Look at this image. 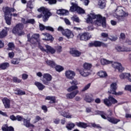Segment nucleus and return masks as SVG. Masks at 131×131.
Returning <instances> with one entry per match:
<instances>
[{
    "label": "nucleus",
    "mask_w": 131,
    "mask_h": 131,
    "mask_svg": "<svg viewBox=\"0 0 131 131\" xmlns=\"http://www.w3.org/2000/svg\"><path fill=\"white\" fill-rule=\"evenodd\" d=\"M92 37V35L89 33H83L80 36V40H89Z\"/></svg>",
    "instance_id": "nucleus-15"
},
{
    "label": "nucleus",
    "mask_w": 131,
    "mask_h": 131,
    "mask_svg": "<svg viewBox=\"0 0 131 131\" xmlns=\"http://www.w3.org/2000/svg\"><path fill=\"white\" fill-rule=\"evenodd\" d=\"M120 38H121L122 39H124V38H125V34H124V33H121L120 35Z\"/></svg>",
    "instance_id": "nucleus-61"
},
{
    "label": "nucleus",
    "mask_w": 131,
    "mask_h": 131,
    "mask_svg": "<svg viewBox=\"0 0 131 131\" xmlns=\"http://www.w3.org/2000/svg\"><path fill=\"white\" fill-rule=\"evenodd\" d=\"M42 35L45 36V38H43V40H52L53 39V36L48 33H42Z\"/></svg>",
    "instance_id": "nucleus-27"
},
{
    "label": "nucleus",
    "mask_w": 131,
    "mask_h": 131,
    "mask_svg": "<svg viewBox=\"0 0 131 131\" xmlns=\"http://www.w3.org/2000/svg\"><path fill=\"white\" fill-rule=\"evenodd\" d=\"M41 120V118L40 117H39V116H36L35 117V122H37L38 121H39V120Z\"/></svg>",
    "instance_id": "nucleus-62"
},
{
    "label": "nucleus",
    "mask_w": 131,
    "mask_h": 131,
    "mask_svg": "<svg viewBox=\"0 0 131 131\" xmlns=\"http://www.w3.org/2000/svg\"><path fill=\"white\" fill-rule=\"evenodd\" d=\"M43 79L42 80L43 83L44 84H49V81H51L52 80V76L48 73H46L43 75Z\"/></svg>",
    "instance_id": "nucleus-14"
},
{
    "label": "nucleus",
    "mask_w": 131,
    "mask_h": 131,
    "mask_svg": "<svg viewBox=\"0 0 131 131\" xmlns=\"http://www.w3.org/2000/svg\"><path fill=\"white\" fill-rule=\"evenodd\" d=\"M91 86V83H88L87 85H86L81 90V92H85V91H88L90 89V87Z\"/></svg>",
    "instance_id": "nucleus-47"
},
{
    "label": "nucleus",
    "mask_w": 131,
    "mask_h": 131,
    "mask_svg": "<svg viewBox=\"0 0 131 131\" xmlns=\"http://www.w3.org/2000/svg\"><path fill=\"white\" fill-rule=\"evenodd\" d=\"M104 103L106 106H111L112 104H116L117 103V101L113 97L110 95L108 99H104Z\"/></svg>",
    "instance_id": "nucleus-12"
},
{
    "label": "nucleus",
    "mask_w": 131,
    "mask_h": 131,
    "mask_svg": "<svg viewBox=\"0 0 131 131\" xmlns=\"http://www.w3.org/2000/svg\"><path fill=\"white\" fill-rule=\"evenodd\" d=\"M92 64L86 63V62L84 63L83 64V69H85V70H87L88 71H90V70L92 68Z\"/></svg>",
    "instance_id": "nucleus-31"
},
{
    "label": "nucleus",
    "mask_w": 131,
    "mask_h": 131,
    "mask_svg": "<svg viewBox=\"0 0 131 131\" xmlns=\"http://www.w3.org/2000/svg\"><path fill=\"white\" fill-rule=\"evenodd\" d=\"M70 54L73 56V57H79L81 55V52L78 51V50L72 48L70 50Z\"/></svg>",
    "instance_id": "nucleus-17"
},
{
    "label": "nucleus",
    "mask_w": 131,
    "mask_h": 131,
    "mask_svg": "<svg viewBox=\"0 0 131 131\" xmlns=\"http://www.w3.org/2000/svg\"><path fill=\"white\" fill-rule=\"evenodd\" d=\"M46 2H48L49 5H55L57 4V0H45Z\"/></svg>",
    "instance_id": "nucleus-48"
},
{
    "label": "nucleus",
    "mask_w": 131,
    "mask_h": 131,
    "mask_svg": "<svg viewBox=\"0 0 131 131\" xmlns=\"http://www.w3.org/2000/svg\"><path fill=\"white\" fill-rule=\"evenodd\" d=\"M10 29L9 28L5 27L0 32V38H4L6 35H8V31Z\"/></svg>",
    "instance_id": "nucleus-22"
},
{
    "label": "nucleus",
    "mask_w": 131,
    "mask_h": 131,
    "mask_svg": "<svg viewBox=\"0 0 131 131\" xmlns=\"http://www.w3.org/2000/svg\"><path fill=\"white\" fill-rule=\"evenodd\" d=\"M28 41H30L32 45L34 46H36V42L38 45V48L40 49L42 52H46V53H51V54H55L56 53V50L54 48L51 47L49 45H46V48L47 50L45 49L41 45H40V42L38 40L39 38V34H34L31 35V34H28L27 35Z\"/></svg>",
    "instance_id": "nucleus-1"
},
{
    "label": "nucleus",
    "mask_w": 131,
    "mask_h": 131,
    "mask_svg": "<svg viewBox=\"0 0 131 131\" xmlns=\"http://www.w3.org/2000/svg\"><path fill=\"white\" fill-rule=\"evenodd\" d=\"M8 50L9 51H13L15 49V45H14V43L13 42H10L8 45Z\"/></svg>",
    "instance_id": "nucleus-39"
},
{
    "label": "nucleus",
    "mask_w": 131,
    "mask_h": 131,
    "mask_svg": "<svg viewBox=\"0 0 131 131\" xmlns=\"http://www.w3.org/2000/svg\"><path fill=\"white\" fill-rule=\"evenodd\" d=\"M75 126V124L73 123H70L67 124L66 127L68 128V129H70V130H71L73 127Z\"/></svg>",
    "instance_id": "nucleus-41"
},
{
    "label": "nucleus",
    "mask_w": 131,
    "mask_h": 131,
    "mask_svg": "<svg viewBox=\"0 0 131 131\" xmlns=\"http://www.w3.org/2000/svg\"><path fill=\"white\" fill-rule=\"evenodd\" d=\"M46 63L48 66H50V67H52V68H54L56 67V63L55 62L52 60H48L46 61Z\"/></svg>",
    "instance_id": "nucleus-36"
},
{
    "label": "nucleus",
    "mask_w": 131,
    "mask_h": 131,
    "mask_svg": "<svg viewBox=\"0 0 131 131\" xmlns=\"http://www.w3.org/2000/svg\"><path fill=\"white\" fill-rule=\"evenodd\" d=\"M89 46L90 47H101V46H104V43L100 41H95L93 42L90 43Z\"/></svg>",
    "instance_id": "nucleus-24"
},
{
    "label": "nucleus",
    "mask_w": 131,
    "mask_h": 131,
    "mask_svg": "<svg viewBox=\"0 0 131 131\" xmlns=\"http://www.w3.org/2000/svg\"><path fill=\"white\" fill-rule=\"evenodd\" d=\"M94 28L93 26H89L87 28V30H88V31H93V30H94Z\"/></svg>",
    "instance_id": "nucleus-56"
},
{
    "label": "nucleus",
    "mask_w": 131,
    "mask_h": 131,
    "mask_svg": "<svg viewBox=\"0 0 131 131\" xmlns=\"http://www.w3.org/2000/svg\"><path fill=\"white\" fill-rule=\"evenodd\" d=\"M22 78L24 80H25V79H27V78H28V75H27L26 74H23L22 75Z\"/></svg>",
    "instance_id": "nucleus-57"
},
{
    "label": "nucleus",
    "mask_w": 131,
    "mask_h": 131,
    "mask_svg": "<svg viewBox=\"0 0 131 131\" xmlns=\"http://www.w3.org/2000/svg\"><path fill=\"white\" fill-rule=\"evenodd\" d=\"M2 101L5 108L6 109H9V108H10L11 103L10 99H9L8 98H4L3 99Z\"/></svg>",
    "instance_id": "nucleus-20"
},
{
    "label": "nucleus",
    "mask_w": 131,
    "mask_h": 131,
    "mask_svg": "<svg viewBox=\"0 0 131 131\" xmlns=\"http://www.w3.org/2000/svg\"><path fill=\"white\" fill-rule=\"evenodd\" d=\"M5 15V19L7 25H11L12 21V12H15L16 10L14 8H10L8 7L3 8Z\"/></svg>",
    "instance_id": "nucleus-5"
},
{
    "label": "nucleus",
    "mask_w": 131,
    "mask_h": 131,
    "mask_svg": "<svg viewBox=\"0 0 131 131\" xmlns=\"http://www.w3.org/2000/svg\"><path fill=\"white\" fill-rule=\"evenodd\" d=\"M79 93V91L78 90H76L75 91H73L71 92V93H69L66 94V97L67 99H73V98L75 97V96L77 95Z\"/></svg>",
    "instance_id": "nucleus-21"
},
{
    "label": "nucleus",
    "mask_w": 131,
    "mask_h": 131,
    "mask_svg": "<svg viewBox=\"0 0 131 131\" xmlns=\"http://www.w3.org/2000/svg\"><path fill=\"white\" fill-rule=\"evenodd\" d=\"M24 26L22 24H17L12 30V33L15 34V35H22L24 34L23 29Z\"/></svg>",
    "instance_id": "nucleus-8"
},
{
    "label": "nucleus",
    "mask_w": 131,
    "mask_h": 131,
    "mask_svg": "<svg viewBox=\"0 0 131 131\" xmlns=\"http://www.w3.org/2000/svg\"><path fill=\"white\" fill-rule=\"evenodd\" d=\"M86 23H91L96 26H102L103 28H106V18L102 17L100 14L90 13L86 19Z\"/></svg>",
    "instance_id": "nucleus-2"
},
{
    "label": "nucleus",
    "mask_w": 131,
    "mask_h": 131,
    "mask_svg": "<svg viewBox=\"0 0 131 131\" xmlns=\"http://www.w3.org/2000/svg\"><path fill=\"white\" fill-rule=\"evenodd\" d=\"M79 72L80 75L83 77H86L87 76H89V75H91V72L84 69H81L79 70Z\"/></svg>",
    "instance_id": "nucleus-18"
},
{
    "label": "nucleus",
    "mask_w": 131,
    "mask_h": 131,
    "mask_svg": "<svg viewBox=\"0 0 131 131\" xmlns=\"http://www.w3.org/2000/svg\"><path fill=\"white\" fill-rule=\"evenodd\" d=\"M76 124L79 127H82V128H85V127H86L88 126V125L86 124V123H83V122H77L76 123Z\"/></svg>",
    "instance_id": "nucleus-37"
},
{
    "label": "nucleus",
    "mask_w": 131,
    "mask_h": 131,
    "mask_svg": "<svg viewBox=\"0 0 131 131\" xmlns=\"http://www.w3.org/2000/svg\"><path fill=\"white\" fill-rule=\"evenodd\" d=\"M84 100L88 103H92L94 101V99H93V95L92 94H86L85 95Z\"/></svg>",
    "instance_id": "nucleus-23"
},
{
    "label": "nucleus",
    "mask_w": 131,
    "mask_h": 131,
    "mask_svg": "<svg viewBox=\"0 0 131 131\" xmlns=\"http://www.w3.org/2000/svg\"><path fill=\"white\" fill-rule=\"evenodd\" d=\"M106 0H99L98 5L100 9H104L106 7Z\"/></svg>",
    "instance_id": "nucleus-25"
},
{
    "label": "nucleus",
    "mask_w": 131,
    "mask_h": 131,
    "mask_svg": "<svg viewBox=\"0 0 131 131\" xmlns=\"http://www.w3.org/2000/svg\"><path fill=\"white\" fill-rule=\"evenodd\" d=\"M62 34L66 36L67 38H73V36H74L73 33L69 29L66 30L64 32H62Z\"/></svg>",
    "instance_id": "nucleus-19"
},
{
    "label": "nucleus",
    "mask_w": 131,
    "mask_h": 131,
    "mask_svg": "<svg viewBox=\"0 0 131 131\" xmlns=\"http://www.w3.org/2000/svg\"><path fill=\"white\" fill-rule=\"evenodd\" d=\"M64 75L68 79H73L75 76V72L73 71L68 70L66 71Z\"/></svg>",
    "instance_id": "nucleus-13"
},
{
    "label": "nucleus",
    "mask_w": 131,
    "mask_h": 131,
    "mask_svg": "<svg viewBox=\"0 0 131 131\" xmlns=\"http://www.w3.org/2000/svg\"><path fill=\"white\" fill-rule=\"evenodd\" d=\"M108 36H109V35L108 34V33H102L101 34V37L102 38H105L104 40V41H106L107 40V38L108 37Z\"/></svg>",
    "instance_id": "nucleus-45"
},
{
    "label": "nucleus",
    "mask_w": 131,
    "mask_h": 131,
    "mask_svg": "<svg viewBox=\"0 0 131 131\" xmlns=\"http://www.w3.org/2000/svg\"><path fill=\"white\" fill-rule=\"evenodd\" d=\"M111 23L112 24V25H113V26L116 25V24H117V23L115 21V20H111Z\"/></svg>",
    "instance_id": "nucleus-64"
},
{
    "label": "nucleus",
    "mask_w": 131,
    "mask_h": 131,
    "mask_svg": "<svg viewBox=\"0 0 131 131\" xmlns=\"http://www.w3.org/2000/svg\"><path fill=\"white\" fill-rule=\"evenodd\" d=\"M39 28L40 30H43L44 29H46V30H49V31H54V28L50 26H47V27H45L42 24H40L39 25Z\"/></svg>",
    "instance_id": "nucleus-26"
},
{
    "label": "nucleus",
    "mask_w": 131,
    "mask_h": 131,
    "mask_svg": "<svg viewBox=\"0 0 131 131\" xmlns=\"http://www.w3.org/2000/svg\"><path fill=\"white\" fill-rule=\"evenodd\" d=\"M116 90H117V84L115 82L112 83L110 85V89L108 91L109 94H112V95H121V92L118 93H116Z\"/></svg>",
    "instance_id": "nucleus-11"
},
{
    "label": "nucleus",
    "mask_w": 131,
    "mask_h": 131,
    "mask_svg": "<svg viewBox=\"0 0 131 131\" xmlns=\"http://www.w3.org/2000/svg\"><path fill=\"white\" fill-rule=\"evenodd\" d=\"M16 120H17V121H23L24 125L26 127H30V126H32V127H34V125L30 123V121L25 119L23 117L20 115L16 116Z\"/></svg>",
    "instance_id": "nucleus-10"
},
{
    "label": "nucleus",
    "mask_w": 131,
    "mask_h": 131,
    "mask_svg": "<svg viewBox=\"0 0 131 131\" xmlns=\"http://www.w3.org/2000/svg\"><path fill=\"white\" fill-rule=\"evenodd\" d=\"M71 19L73 21H75V22H77V23H79L80 22V20L79 19V18L76 15H74L72 17Z\"/></svg>",
    "instance_id": "nucleus-40"
},
{
    "label": "nucleus",
    "mask_w": 131,
    "mask_h": 131,
    "mask_svg": "<svg viewBox=\"0 0 131 131\" xmlns=\"http://www.w3.org/2000/svg\"><path fill=\"white\" fill-rule=\"evenodd\" d=\"M114 16L118 21H124V17L128 16V13L124 11V8L118 7L114 13Z\"/></svg>",
    "instance_id": "nucleus-3"
},
{
    "label": "nucleus",
    "mask_w": 131,
    "mask_h": 131,
    "mask_svg": "<svg viewBox=\"0 0 131 131\" xmlns=\"http://www.w3.org/2000/svg\"><path fill=\"white\" fill-rule=\"evenodd\" d=\"M97 75L101 78L106 77H107V73L103 71H100L97 73Z\"/></svg>",
    "instance_id": "nucleus-34"
},
{
    "label": "nucleus",
    "mask_w": 131,
    "mask_h": 131,
    "mask_svg": "<svg viewBox=\"0 0 131 131\" xmlns=\"http://www.w3.org/2000/svg\"><path fill=\"white\" fill-rule=\"evenodd\" d=\"M53 122L55 124H59V123H60V119H59L58 118L54 119Z\"/></svg>",
    "instance_id": "nucleus-54"
},
{
    "label": "nucleus",
    "mask_w": 131,
    "mask_h": 131,
    "mask_svg": "<svg viewBox=\"0 0 131 131\" xmlns=\"http://www.w3.org/2000/svg\"><path fill=\"white\" fill-rule=\"evenodd\" d=\"M62 46H57L55 47V50L57 53H61L62 52Z\"/></svg>",
    "instance_id": "nucleus-46"
},
{
    "label": "nucleus",
    "mask_w": 131,
    "mask_h": 131,
    "mask_svg": "<svg viewBox=\"0 0 131 131\" xmlns=\"http://www.w3.org/2000/svg\"><path fill=\"white\" fill-rule=\"evenodd\" d=\"M64 22L66 24H67L68 25H70V24H71L70 21H69V19L67 18H64Z\"/></svg>",
    "instance_id": "nucleus-60"
},
{
    "label": "nucleus",
    "mask_w": 131,
    "mask_h": 131,
    "mask_svg": "<svg viewBox=\"0 0 131 131\" xmlns=\"http://www.w3.org/2000/svg\"><path fill=\"white\" fill-rule=\"evenodd\" d=\"M16 92L15 93V95H18L19 96H23V95H25V92L22 91L21 90H16Z\"/></svg>",
    "instance_id": "nucleus-44"
},
{
    "label": "nucleus",
    "mask_w": 131,
    "mask_h": 131,
    "mask_svg": "<svg viewBox=\"0 0 131 131\" xmlns=\"http://www.w3.org/2000/svg\"><path fill=\"white\" fill-rule=\"evenodd\" d=\"M78 87L76 85H72L70 88L68 89V92H73V91H75V90H77Z\"/></svg>",
    "instance_id": "nucleus-38"
},
{
    "label": "nucleus",
    "mask_w": 131,
    "mask_h": 131,
    "mask_svg": "<svg viewBox=\"0 0 131 131\" xmlns=\"http://www.w3.org/2000/svg\"><path fill=\"white\" fill-rule=\"evenodd\" d=\"M125 42L128 46H131V39H129V38L126 39Z\"/></svg>",
    "instance_id": "nucleus-52"
},
{
    "label": "nucleus",
    "mask_w": 131,
    "mask_h": 131,
    "mask_svg": "<svg viewBox=\"0 0 131 131\" xmlns=\"http://www.w3.org/2000/svg\"><path fill=\"white\" fill-rule=\"evenodd\" d=\"M83 3H84L85 6H88L90 3V1L89 0H81Z\"/></svg>",
    "instance_id": "nucleus-58"
},
{
    "label": "nucleus",
    "mask_w": 131,
    "mask_h": 131,
    "mask_svg": "<svg viewBox=\"0 0 131 131\" xmlns=\"http://www.w3.org/2000/svg\"><path fill=\"white\" fill-rule=\"evenodd\" d=\"M10 119L12 120V121H15L16 120V117L14 116L13 115H12L10 116Z\"/></svg>",
    "instance_id": "nucleus-55"
},
{
    "label": "nucleus",
    "mask_w": 131,
    "mask_h": 131,
    "mask_svg": "<svg viewBox=\"0 0 131 131\" xmlns=\"http://www.w3.org/2000/svg\"><path fill=\"white\" fill-rule=\"evenodd\" d=\"M34 24L35 23V20L34 19H27V24Z\"/></svg>",
    "instance_id": "nucleus-49"
},
{
    "label": "nucleus",
    "mask_w": 131,
    "mask_h": 131,
    "mask_svg": "<svg viewBox=\"0 0 131 131\" xmlns=\"http://www.w3.org/2000/svg\"><path fill=\"white\" fill-rule=\"evenodd\" d=\"M57 14H58V15H68V14H69V12H68V11H67L66 10L59 9L57 11Z\"/></svg>",
    "instance_id": "nucleus-29"
},
{
    "label": "nucleus",
    "mask_w": 131,
    "mask_h": 131,
    "mask_svg": "<svg viewBox=\"0 0 131 131\" xmlns=\"http://www.w3.org/2000/svg\"><path fill=\"white\" fill-rule=\"evenodd\" d=\"M101 63L102 65H107L108 64H112V66L115 69H118L120 72H122L124 70V68L122 67L121 63L119 62H114L112 61H110L105 59H101Z\"/></svg>",
    "instance_id": "nucleus-6"
},
{
    "label": "nucleus",
    "mask_w": 131,
    "mask_h": 131,
    "mask_svg": "<svg viewBox=\"0 0 131 131\" xmlns=\"http://www.w3.org/2000/svg\"><path fill=\"white\" fill-rule=\"evenodd\" d=\"M46 100L51 101L50 103H56V97L55 96H47L46 98Z\"/></svg>",
    "instance_id": "nucleus-35"
},
{
    "label": "nucleus",
    "mask_w": 131,
    "mask_h": 131,
    "mask_svg": "<svg viewBox=\"0 0 131 131\" xmlns=\"http://www.w3.org/2000/svg\"><path fill=\"white\" fill-rule=\"evenodd\" d=\"M99 113L100 114V116H101L102 118L103 119H107L109 122H111V123H113L114 124H116L117 123H118L119 121H120V120L117 119L114 117H106L105 115L106 114L104 113V112H99Z\"/></svg>",
    "instance_id": "nucleus-9"
},
{
    "label": "nucleus",
    "mask_w": 131,
    "mask_h": 131,
    "mask_svg": "<svg viewBox=\"0 0 131 131\" xmlns=\"http://www.w3.org/2000/svg\"><path fill=\"white\" fill-rule=\"evenodd\" d=\"M60 114L63 117H66V118H72L73 117L72 115L65 112H61Z\"/></svg>",
    "instance_id": "nucleus-32"
},
{
    "label": "nucleus",
    "mask_w": 131,
    "mask_h": 131,
    "mask_svg": "<svg viewBox=\"0 0 131 131\" xmlns=\"http://www.w3.org/2000/svg\"><path fill=\"white\" fill-rule=\"evenodd\" d=\"M8 55H9V58H11V59H12V58L14 57L15 54L14 53V52H12L9 53Z\"/></svg>",
    "instance_id": "nucleus-59"
},
{
    "label": "nucleus",
    "mask_w": 131,
    "mask_h": 131,
    "mask_svg": "<svg viewBox=\"0 0 131 131\" xmlns=\"http://www.w3.org/2000/svg\"><path fill=\"white\" fill-rule=\"evenodd\" d=\"M11 63L12 64H19V61L17 59H13L12 60Z\"/></svg>",
    "instance_id": "nucleus-53"
},
{
    "label": "nucleus",
    "mask_w": 131,
    "mask_h": 131,
    "mask_svg": "<svg viewBox=\"0 0 131 131\" xmlns=\"http://www.w3.org/2000/svg\"><path fill=\"white\" fill-rule=\"evenodd\" d=\"M71 4L72 7L70 8L71 12H77L79 14H84V10L81 8L78 7L77 4L74 0H72L71 1Z\"/></svg>",
    "instance_id": "nucleus-7"
},
{
    "label": "nucleus",
    "mask_w": 131,
    "mask_h": 131,
    "mask_svg": "<svg viewBox=\"0 0 131 131\" xmlns=\"http://www.w3.org/2000/svg\"><path fill=\"white\" fill-rule=\"evenodd\" d=\"M55 70L57 72H61V71L64 70V68L61 66H56L55 67Z\"/></svg>",
    "instance_id": "nucleus-42"
},
{
    "label": "nucleus",
    "mask_w": 131,
    "mask_h": 131,
    "mask_svg": "<svg viewBox=\"0 0 131 131\" xmlns=\"http://www.w3.org/2000/svg\"><path fill=\"white\" fill-rule=\"evenodd\" d=\"M38 12L42 13L40 15H37V18L38 19L42 17V20L43 22H47L50 16H52V13L50 12V10L45 7H41L40 8L37 9Z\"/></svg>",
    "instance_id": "nucleus-4"
},
{
    "label": "nucleus",
    "mask_w": 131,
    "mask_h": 131,
    "mask_svg": "<svg viewBox=\"0 0 131 131\" xmlns=\"http://www.w3.org/2000/svg\"><path fill=\"white\" fill-rule=\"evenodd\" d=\"M129 76V73H123L120 74L119 77L121 79H125Z\"/></svg>",
    "instance_id": "nucleus-33"
},
{
    "label": "nucleus",
    "mask_w": 131,
    "mask_h": 131,
    "mask_svg": "<svg viewBox=\"0 0 131 131\" xmlns=\"http://www.w3.org/2000/svg\"><path fill=\"white\" fill-rule=\"evenodd\" d=\"M9 67V63H4L0 65V68L1 69H7Z\"/></svg>",
    "instance_id": "nucleus-43"
},
{
    "label": "nucleus",
    "mask_w": 131,
    "mask_h": 131,
    "mask_svg": "<svg viewBox=\"0 0 131 131\" xmlns=\"http://www.w3.org/2000/svg\"><path fill=\"white\" fill-rule=\"evenodd\" d=\"M42 109L43 110L44 112H47V111H48V108L46 105L42 106Z\"/></svg>",
    "instance_id": "nucleus-63"
},
{
    "label": "nucleus",
    "mask_w": 131,
    "mask_h": 131,
    "mask_svg": "<svg viewBox=\"0 0 131 131\" xmlns=\"http://www.w3.org/2000/svg\"><path fill=\"white\" fill-rule=\"evenodd\" d=\"M13 80L14 82H17L18 83H19V82H21V80L20 79H18V78L16 77H14L13 78Z\"/></svg>",
    "instance_id": "nucleus-50"
},
{
    "label": "nucleus",
    "mask_w": 131,
    "mask_h": 131,
    "mask_svg": "<svg viewBox=\"0 0 131 131\" xmlns=\"http://www.w3.org/2000/svg\"><path fill=\"white\" fill-rule=\"evenodd\" d=\"M70 83L72 84V85H76L77 86V84H78V82L77 80H73L72 81L70 82Z\"/></svg>",
    "instance_id": "nucleus-51"
},
{
    "label": "nucleus",
    "mask_w": 131,
    "mask_h": 131,
    "mask_svg": "<svg viewBox=\"0 0 131 131\" xmlns=\"http://www.w3.org/2000/svg\"><path fill=\"white\" fill-rule=\"evenodd\" d=\"M34 84L35 85H36V86H37L39 91H42V90H43V89L46 88V86L43 84H42V83L39 82H35Z\"/></svg>",
    "instance_id": "nucleus-28"
},
{
    "label": "nucleus",
    "mask_w": 131,
    "mask_h": 131,
    "mask_svg": "<svg viewBox=\"0 0 131 131\" xmlns=\"http://www.w3.org/2000/svg\"><path fill=\"white\" fill-rule=\"evenodd\" d=\"M2 130L3 131H12L14 130V128L12 126H8L7 125H5L2 126Z\"/></svg>",
    "instance_id": "nucleus-30"
},
{
    "label": "nucleus",
    "mask_w": 131,
    "mask_h": 131,
    "mask_svg": "<svg viewBox=\"0 0 131 131\" xmlns=\"http://www.w3.org/2000/svg\"><path fill=\"white\" fill-rule=\"evenodd\" d=\"M116 50L118 52H131V48L125 47L124 46H117L116 47Z\"/></svg>",
    "instance_id": "nucleus-16"
}]
</instances>
